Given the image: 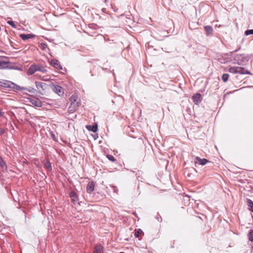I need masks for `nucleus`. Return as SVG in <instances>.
Instances as JSON below:
<instances>
[{"label":"nucleus","instance_id":"obj_6","mask_svg":"<svg viewBox=\"0 0 253 253\" xmlns=\"http://www.w3.org/2000/svg\"><path fill=\"white\" fill-rule=\"evenodd\" d=\"M234 59L237 61L238 64L241 65L244 62L245 59V57L242 54H238L235 56Z\"/></svg>","mask_w":253,"mask_h":253},{"label":"nucleus","instance_id":"obj_17","mask_svg":"<svg viewBox=\"0 0 253 253\" xmlns=\"http://www.w3.org/2000/svg\"><path fill=\"white\" fill-rule=\"evenodd\" d=\"M0 166L3 169V170H6L7 169V166L3 160L2 158L0 156Z\"/></svg>","mask_w":253,"mask_h":253},{"label":"nucleus","instance_id":"obj_7","mask_svg":"<svg viewBox=\"0 0 253 253\" xmlns=\"http://www.w3.org/2000/svg\"><path fill=\"white\" fill-rule=\"evenodd\" d=\"M192 99L195 104H198L202 100L201 95L200 93L195 94L193 96Z\"/></svg>","mask_w":253,"mask_h":253},{"label":"nucleus","instance_id":"obj_32","mask_svg":"<svg viewBox=\"0 0 253 253\" xmlns=\"http://www.w3.org/2000/svg\"><path fill=\"white\" fill-rule=\"evenodd\" d=\"M4 132V129L1 128H0V135L3 134Z\"/></svg>","mask_w":253,"mask_h":253},{"label":"nucleus","instance_id":"obj_2","mask_svg":"<svg viewBox=\"0 0 253 253\" xmlns=\"http://www.w3.org/2000/svg\"><path fill=\"white\" fill-rule=\"evenodd\" d=\"M52 89L53 91L60 96H63L64 94V90L63 87L59 85H53Z\"/></svg>","mask_w":253,"mask_h":253},{"label":"nucleus","instance_id":"obj_14","mask_svg":"<svg viewBox=\"0 0 253 253\" xmlns=\"http://www.w3.org/2000/svg\"><path fill=\"white\" fill-rule=\"evenodd\" d=\"M77 95L76 94H73L69 99L71 103H75V104H77L79 105L80 103L77 101Z\"/></svg>","mask_w":253,"mask_h":253},{"label":"nucleus","instance_id":"obj_38","mask_svg":"<svg viewBox=\"0 0 253 253\" xmlns=\"http://www.w3.org/2000/svg\"><path fill=\"white\" fill-rule=\"evenodd\" d=\"M120 253H125L124 252H120Z\"/></svg>","mask_w":253,"mask_h":253},{"label":"nucleus","instance_id":"obj_11","mask_svg":"<svg viewBox=\"0 0 253 253\" xmlns=\"http://www.w3.org/2000/svg\"><path fill=\"white\" fill-rule=\"evenodd\" d=\"M94 189V184L93 181L88 182L86 187V192L88 193H91L93 191Z\"/></svg>","mask_w":253,"mask_h":253},{"label":"nucleus","instance_id":"obj_25","mask_svg":"<svg viewBox=\"0 0 253 253\" xmlns=\"http://www.w3.org/2000/svg\"><path fill=\"white\" fill-rule=\"evenodd\" d=\"M248 237L249 240L253 242V229L250 230L248 234Z\"/></svg>","mask_w":253,"mask_h":253},{"label":"nucleus","instance_id":"obj_18","mask_svg":"<svg viewBox=\"0 0 253 253\" xmlns=\"http://www.w3.org/2000/svg\"><path fill=\"white\" fill-rule=\"evenodd\" d=\"M247 205L249 210L253 212V202L250 199H248Z\"/></svg>","mask_w":253,"mask_h":253},{"label":"nucleus","instance_id":"obj_33","mask_svg":"<svg viewBox=\"0 0 253 253\" xmlns=\"http://www.w3.org/2000/svg\"><path fill=\"white\" fill-rule=\"evenodd\" d=\"M113 189H114V192H116L117 191L118 189H117V187L116 186H113Z\"/></svg>","mask_w":253,"mask_h":253},{"label":"nucleus","instance_id":"obj_35","mask_svg":"<svg viewBox=\"0 0 253 253\" xmlns=\"http://www.w3.org/2000/svg\"><path fill=\"white\" fill-rule=\"evenodd\" d=\"M42 80H44V81H48V78H45L44 79H43Z\"/></svg>","mask_w":253,"mask_h":253},{"label":"nucleus","instance_id":"obj_23","mask_svg":"<svg viewBox=\"0 0 253 253\" xmlns=\"http://www.w3.org/2000/svg\"><path fill=\"white\" fill-rule=\"evenodd\" d=\"M37 71H40L42 73H45L47 71L44 67L37 65Z\"/></svg>","mask_w":253,"mask_h":253},{"label":"nucleus","instance_id":"obj_36","mask_svg":"<svg viewBox=\"0 0 253 253\" xmlns=\"http://www.w3.org/2000/svg\"><path fill=\"white\" fill-rule=\"evenodd\" d=\"M51 136H52V137H53V139L55 138V135L53 133L51 134Z\"/></svg>","mask_w":253,"mask_h":253},{"label":"nucleus","instance_id":"obj_3","mask_svg":"<svg viewBox=\"0 0 253 253\" xmlns=\"http://www.w3.org/2000/svg\"><path fill=\"white\" fill-rule=\"evenodd\" d=\"M30 102L32 105L37 107H41L42 105V103L41 101L37 98H31Z\"/></svg>","mask_w":253,"mask_h":253},{"label":"nucleus","instance_id":"obj_1","mask_svg":"<svg viewBox=\"0 0 253 253\" xmlns=\"http://www.w3.org/2000/svg\"><path fill=\"white\" fill-rule=\"evenodd\" d=\"M0 86L8 88L14 91H18L27 89L26 88L20 86L16 84L7 80H1L0 81Z\"/></svg>","mask_w":253,"mask_h":253},{"label":"nucleus","instance_id":"obj_10","mask_svg":"<svg viewBox=\"0 0 253 253\" xmlns=\"http://www.w3.org/2000/svg\"><path fill=\"white\" fill-rule=\"evenodd\" d=\"M204 29L206 31L207 36H212L213 35V29L211 26H204Z\"/></svg>","mask_w":253,"mask_h":253},{"label":"nucleus","instance_id":"obj_22","mask_svg":"<svg viewBox=\"0 0 253 253\" xmlns=\"http://www.w3.org/2000/svg\"><path fill=\"white\" fill-rule=\"evenodd\" d=\"M228 71L232 74H237V66L230 67Z\"/></svg>","mask_w":253,"mask_h":253},{"label":"nucleus","instance_id":"obj_24","mask_svg":"<svg viewBox=\"0 0 253 253\" xmlns=\"http://www.w3.org/2000/svg\"><path fill=\"white\" fill-rule=\"evenodd\" d=\"M229 75L228 74H223L222 76V80L224 82L226 83L229 79Z\"/></svg>","mask_w":253,"mask_h":253},{"label":"nucleus","instance_id":"obj_15","mask_svg":"<svg viewBox=\"0 0 253 253\" xmlns=\"http://www.w3.org/2000/svg\"><path fill=\"white\" fill-rule=\"evenodd\" d=\"M20 37L23 40L26 41L28 39H31L33 37L32 34H21L20 35Z\"/></svg>","mask_w":253,"mask_h":253},{"label":"nucleus","instance_id":"obj_34","mask_svg":"<svg viewBox=\"0 0 253 253\" xmlns=\"http://www.w3.org/2000/svg\"><path fill=\"white\" fill-rule=\"evenodd\" d=\"M3 113L0 111V117H1L3 115Z\"/></svg>","mask_w":253,"mask_h":253},{"label":"nucleus","instance_id":"obj_29","mask_svg":"<svg viewBox=\"0 0 253 253\" xmlns=\"http://www.w3.org/2000/svg\"><path fill=\"white\" fill-rule=\"evenodd\" d=\"M107 158H108V159L110 161H111L112 162H115L116 159H115V158L114 157V156H113L112 155H108L107 156Z\"/></svg>","mask_w":253,"mask_h":253},{"label":"nucleus","instance_id":"obj_37","mask_svg":"<svg viewBox=\"0 0 253 253\" xmlns=\"http://www.w3.org/2000/svg\"><path fill=\"white\" fill-rule=\"evenodd\" d=\"M2 66V62L1 61H0V66Z\"/></svg>","mask_w":253,"mask_h":253},{"label":"nucleus","instance_id":"obj_21","mask_svg":"<svg viewBox=\"0 0 253 253\" xmlns=\"http://www.w3.org/2000/svg\"><path fill=\"white\" fill-rule=\"evenodd\" d=\"M143 231L141 229H138L135 230V232L134 233V236L136 238H139L140 234H143Z\"/></svg>","mask_w":253,"mask_h":253},{"label":"nucleus","instance_id":"obj_19","mask_svg":"<svg viewBox=\"0 0 253 253\" xmlns=\"http://www.w3.org/2000/svg\"><path fill=\"white\" fill-rule=\"evenodd\" d=\"M70 197L74 202H76L78 201V196L75 192H71L70 193Z\"/></svg>","mask_w":253,"mask_h":253},{"label":"nucleus","instance_id":"obj_27","mask_svg":"<svg viewBox=\"0 0 253 253\" xmlns=\"http://www.w3.org/2000/svg\"><path fill=\"white\" fill-rule=\"evenodd\" d=\"M245 34L246 36L253 35V29L246 30L245 32Z\"/></svg>","mask_w":253,"mask_h":253},{"label":"nucleus","instance_id":"obj_13","mask_svg":"<svg viewBox=\"0 0 253 253\" xmlns=\"http://www.w3.org/2000/svg\"><path fill=\"white\" fill-rule=\"evenodd\" d=\"M79 105L75 103H71L70 105L69 106L68 108V112L69 113H74L77 108L79 107Z\"/></svg>","mask_w":253,"mask_h":253},{"label":"nucleus","instance_id":"obj_8","mask_svg":"<svg viewBox=\"0 0 253 253\" xmlns=\"http://www.w3.org/2000/svg\"><path fill=\"white\" fill-rule=\"evenodd\" d=\"M195 164H199L202 166L205 165L209 161L206 159H201L200 157H197L196 158Z\"/></svg>","mask_w":253,"mask_h":253},{"label":"nucleus","instance_id":"obj_16","mask_svg":"<svg viewBox=\"0 0 253 253\" xmlns=\"http://www.w3.org/2000/svg\"><path fill=\"white\" fill-rule=\"evenodd\" d=\"M36 86L38 89H39L40 91L43 90V85L45 84L40 82H35Z\"/></svg>","mask_w":253,"mask_h":253},{"label":"nucleus","instance_id":"obj_20","mask_svg":"<svg viewBox=\"0 0 253 253\" xmlns=\"http://www.w3.org/2000/svg\"><path fill=\"white\" fill-rule=\"evenodd\" d=\"M87 128L89 130H91L93 132H95L97 130V126L96 125L93 126H87Z\"/></svg>","mask_w":253,"mask_h":253},{"label":"nucleus","instance_id":"obj_28","mask_svg":"<svg viewBox=\"0 0 253 253\" xmlns=\"http://www.w3.org/2000/svg\"><path fill=\"white\" fill-rule=\"evenodd\" d=\"M7 23L14 28H16V26L13 21H8Z\"/></svg>","mask_w":253,"mask_h":253},{"label":"nucleus","instance_id":"obj_30","mask_svg":"<svg viewBox=\"0 0 253 253\" xmlns=\"http://www.w3.org/2000/svg\"><path fill=\"white\" fill-rule=\"evenodd\" d=\"M159 215L158 214L157 215V216H156V219H157V220L159 221V222H161L162 221V218L161 217H159Z\"/></svg>","mask_w":253,"mask_h":253},{"label":"nucleus","instance_id":"obj_31","mask_svg":"<svg viewBox=\"0 0 253 253\" xmlns=\"http://www.w3.org/2000/svg\"><path fill=\"white\" fill-rule=\"evenodd\" d=\"M41 46L42 47L43 49H45V48L47 47V45L45 43H42Z\"/></svg>","mask_w":253,"mask_h":253},{"label":"nucleus","instance_id":"obj_26","mask_svg":"<svg viewBox=\"0 0 253 253\" xmlns=\"http://www.w3.org/2000/svg\"><path fill=\"white\" fill-rule=\"evenodd\" d=\"M45 167L48 170H51L52 168L51 166V164L49 161H47L45 163Z\"/></svg>","mask_w":253,"mask_h":253},{"label":"nucleus","instance_id":"obj_9","mask_svg":"<svg viewBox=\"0 0 253 253\" xmlns=\"http://www.w3.org/2000/svg\"><path fill=\"white\" fill-rule=\"evenodd\" d=\"M104 252V247L100 244L96 245L93 250V253H103Z\"/></svg>","mask_w":253,"mask_h":253},{"label":"nucleus","instance_id":"obj_5","mask_svg":"<svg viewBox=\"0 0 253 253\" xmlns=\"http://www.w3.org/2000/svg\"><path fill=\"white\" fill-rule=\"evenodd\" d=\"M50 63L57 70H60L62 69V67L61 66L59 62L57 60L52 59Z\"/></svg>","mask_w":253,"mask_h":253},{"label":"nucleus","instance_id":"obj_12","mask_svg":"<svg viewBox=\"0 0 253 253\" xmlns=\"http://www.w3.org/2000/svg\"><path fill=\"white\" fill-rule=\"evenodd\" d=\"M237 73L240 74H251V73L244 67L237 66Z\"/></svg>","mask_w":253,"mask_h":253},{"label":"nucleus","instance_id":"obj_4","mask_svg":"<svg viewBox=\"0 0 253 253\" xmlns=\"http://www.w3.org/2000/svg\"><path fill=\"white\" fill-rule=\"evenodd\" d=\"M36 71H37V64H33L29 68L27 71V75H32L34 74Z\"/></svg>","mask_w":253,"mask_h":253}]
</instances>
